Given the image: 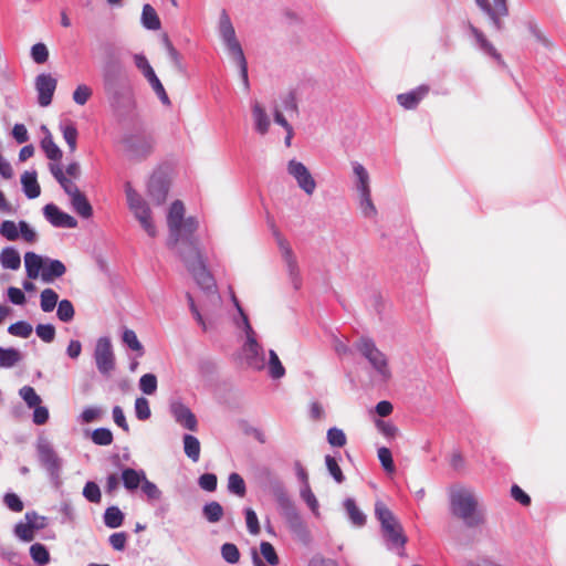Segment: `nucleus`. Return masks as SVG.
<instances>
[{
	"instance_id": "obj_1",
	"label": "nucleus",
	"mask_w": 566,
	"mask_h": 566,
	"mask_svg": "<svg viewBox=\"0 0 566 566\" xmlns=\"http://www.w3.org/2000/svg\"><path fill=\"white\" fill-rule=\"evenodd\" d=\"M169 235L167 245L175 251L195 277L197 284L206 291L209 300L220 303V295L216 291V282L207 269L206 259L199 247V239L195 235L199 221L195 217L185 218L182 201H174L167 213Z\"/></svg>"
},
{
	"instance_id": "obj_2",
	"label": "nucleus",
	"mask_w": 566,
	"mask_h": 566,
	"mask_svg": "<svg viewBox=\"0 0 566 566\" xmlns=\"http://www.w3.org/2000/svg\"><path fill=\"white\" fill-rule=\"evenodd\" d=\"M450 513L467 527H478L485 522L484 509L473 488L463 484L451 485L448 490Z\"/></svg>"
},
{
	"instance_id": "obj_3",
	"label": "nucleus",
	"mask_w": 566,
	"mask_h": 566,
	"mask_svg": "<svg viewBox=\"0 0 566 566\" xmlns=\"http://www.w3.org/2000/svg\"><path fill=\"white\" fill-rule=\"evenodd\" d=\"M231 298L237 308L238 315L233 317V322L239 329L245 335V342L242 346L243 356L247 365L254 370H263L265 368L264 348L256 339V333L252 328L249 317L240 305L234 293Z\"/></svg>"
},
{
	"instance_id": "obj_4",
	"label": "nucleus",
	"mask_w": 566,
	"mask_h": 566,
	"mask_svg": "<svg viewBox=\"0 0 566 566\" xmlns=\"http://www.w3.org/2000/svg\"><path fill=\"white\" fill-rule=\"evenodd\" d=\"M375 516L380 523L386 547L401 554L407 543V536L399 520L381 501L375 503Z\"/></svg>"
},
{
	"instance_id": "obj_5",
	"label": "nucleus",
	"mask_w": 566,
	"mask_h": 566,
	"mask_svg": "<svg viewBox=\"0 0 566 566\" xmlns=\"http://www.w3.org/2000/svg\"><path fill=\"white\" fill-rule=\"evenodd\" d=\"M218 31L228 53L232 56L240 69V75L244 87L249 90L248 63L242 46L237 39L234 27L226 10H222L220 13Z\"/></svg>"
},
{
	"instance_id": "obj_6",
	"label": "nucleus",
	"mask_w": 566,
	"mask_h": 566,
	"mask_svg": "<svg viewBox=\"0 0 566 566\" xmlns=\"http://www.w3.org/2000/svg\"><path fill=\"white\" fill-rule=\"evenodd\" d=\"M35 451L41 467L45 470L51 483L59 488L62 484L64 460L55 450L53 443L44 436H39Z\"/></svg>"
},
{
	"instance_id": "obj_7",
	"label": "nucleus",
	"mask_w": 566,
	"mask_h": 566,
	"mask_svg": "<svg viewBox=\"0 0 566 566\" xmlns=\"http://www.w3.org/2000/svg\"><path fill=\"white\" fill-rule=\"evenodd\" d=\"M125 196L127 207L133 213L134 218L139 222L143 230L150 237L155 238L158 234L157 227L153 219V212L146 199L134 189L132 184H125Z\"/></svg>"
},
{
	"instance_id": "obj_8",
	"label": "nucleus",
	"mask_w": 566,
	"mask_h": 566,
	"mask_svg": "<svg viewBox=\"0 0 566 566\" xmlns=\"http://www.w3.org/2000/svg\"><path fill=\"white\" fill-rule=\"evenodd\" d=\"M272 493L289 528L298 536L305 535L307 533L306 524L284 485L280 482L274 483Z\"/></svg>"
},
{
	"instance_id": "obj_9",
	"label": "nucleus",
	"mask_w": 566,
	"mask_h": 566,
	"mask_svg": "<svg viewBox=\"0 0 566 566\" xmlns=\"http://www.w3.org/2000/svg\"><path fill=\"white\" fill-rule=\"evenodd\" d=\"M355 348L369 363L377 378L381 381H388L391 378V369L388 357L382 353L369 337H360Z\"/></svg>"
},
{
	"instance_id": "obj_10",
	"label": "nucleus",
	"mask_w": 566,
	"mask_h": 566,
	"mask_svg": "<svg viewBox=\"0 0 566 566\" xmlns=\"http://www.w3.org/2000/svg\"><path fill=\"white\" fill-rule=\"evenodd\" d=\"M127 156L134 160L146 159L155 149V138L144 129L128 133L123 137Z\"/></svg>"
},
{
	"instance_id": "obj_11",
	"label": "nucleus",
	"mask_w": 566,
	"mask_h": 566,
	"mask_svg": "<svg viewBox=\"0 0 566 566\" xmlns=\"http://www.w3.org/2000/svg\"><path fill=\"white\" fill-rule=\"evenodd\" d=\"M476 7L488 17L495 31L504 29L503 18L510 13L507 0H474Z\"/></svg>"
},
{
	"instance_id": "obj_12",
	"label": "nucleus",
	"mask_w": 566,
	"mask_h": 566,
	"mask_svg": "<svg viewBox=\"0 0 566 566\" xmlns=\"http://www.w3.org/2000/svg\"><path fill=\"white\" fill-rule=\"evenodd\" d=\"M93 356L98 373L109 376L115 369V354L109 337H99L96 340Z\"/></svg>"
},
{
	"instance_id": "obj_13",
	"label": "nucleus",
	"mask_w": 566,
	"mask_h": 566,
	"mask_svg": "<svg viewBox=\"0 0 566 566\" xmlns=\"http://www.w3.org/2000/svg\"><path fill=\"white\" fill-rule=\"evenodd\" d=\"M287 174L295 180L296 185L307 196H312L316 189V181L308 168L297 159L293 158L287 161Z\"/></svg>"
},
{
	"instance_id": "obj_14",
	"label": "nucleus",
	"mask_w": 566,
	"mask_h": 566,
	"mask_svg": "<svg viewBox=\"0 0 566 566\" xmlns=\"http://www.w3.org/2000/svg\"><path fill=\"white\" fill-rule=\"evenodd\" d=\"M169 412L180 427L189 431H197L198 420L196 415L180 399H172L169 402Z\"/></svg>"
},
{
	"instance_id": "obj_15",
	"label": "nucleus",
	"mask_w": 566,
	"mask_h": 566,
	"mask_svg": "<svg viewBox=\"0 0 566 566\" xmlns=\"http://www.w3.org/2000/svg\"><path fill=\"white\" fill-rule=\"evenodd\" d=\"M56 84V80L51 74L41 73L35 77L34 86L40 106L46 107L52 103Z\"/></svg>"
},
{
	"instance_id": "obj_16",
	"label": "nucleus",
	"mask_w": 566,
	"mask_h": 566,
	"mask_svg": "<svg viewBox=\"0 0 566 566\" xmlns=\"http://www.w3.org/2000/svg\"><path fill=\"white\" fill-rule=\"evenodd\" d=\"M45 219L55 228L74 229L77 221L71 214L62 211L56 205L48 203L43 208Z\"/></svg>"
},
{
	"instance_id": "obj_17",
	"label": "nucleus",
	"mask_w": 566,
	"mask_h": 566,
	"mask_svg": "<svg viewBox=\"0 0 566 566\" xmlns=\"http://www.w3.org/2000/svg\"><path fill=\"white\" fill-rule=\"evenodd\" d=\"M467 28L470 34L473 36L474 45L478 50H480L484 55L494 59L501 64H504L501 54L479 28L473 25L471 22H468Z\"/></svg>"
},
{
	"instance_id": "obj_18",
	"label": "nucleus",
	"mask_w": 566,
	"mask_h": 566,
	"mask_svg": "<svg viewBox=\"0 0 566 566\" xmlns=\"http://www.w3.org/2000/svg\"><path fill=\"white\" fill-rule=\"evenodd\" d=\"M169 186L161 175L154 174L147 184V195L155 205H163L168 195Z\"/></svg>"
},
{
	"instance_id": "obj_19",
	"label": "nucleus",
	"mask_w": 566,
	"mask_h": 566,
	"mask_svg": "<svg viewBox=\"0 0 566 566\" xmlns=\"http://www.w3.org/2000/svg\"><path fill=\"white\" fill-rule=\"evenodd\" d=\"M279 244H280L282 258L285 262L290 279H291L294 287L297 290L301 287L302 280H301L300 269L297 265L296 258L294 256L291 247L285 241L281 240L279 242Z\"/></svg>"
},
{
	"instance_id": "obj_20",
	"label": "nucleus",
	"mask_w": 566,
	"mask_h": 566,
	"mask_svg": "<svg viewBox=\"0 0 566 566\" xmlns=\"http://www.w3.org/2000/svg\"><path fill=\"white\" fill-rule=\"evenodd\" d=\"M428 92L429 87L426 85H421L410 92L399 94L397 96V101L399 105L402 106L403 108L413 109L424 98Z\"/></svg>"
},
{
	"instance_id": "obj_21",
	"label": "nucleus",
	"mask_w": 566,
	"mask_h": 566,
	"mask_svg": "<svg viewBox=\"0 0 566 566\" xmlns=\"http://www.w3.org/2000/svg\"><path fill=\"white\" fill-rule=\"evenodd\" d=\"M354 174V186L357 195L371 192L370 177L367 169L358 161L352 163Z\"/></svg>"
},
{
	"instance_id": "obj_22",
	"label": "nucleus",
	"mask_w": 566,
	"mask_h": 566,
	"mask_svg": "<svg viewBox=\"0 0 566 566\" xmlns=\"http://www.w3.org/2000/svg\"><path fill=\"white\" fill-rule=\"evenodd\" d=\"M251 109L255 130L260 135H265L269 132L271 125L269 115L259 102H253Z\"/></svg>"
},
{
	"instance_id": "obj_23",
	"label": "nucleus",
	"mask_w": 566,
	"mask_h": 566,
	"mask_svg": "<svg viewBox=\"0 0 566 566\" xmlns=\"http://www.w3.org/2000/svg\"><path fill=\"white\" fill-rule=\"evenodd\" d=\"M44 264H45V261L41 255H39L34 252H27L24 254L25 272H27V276L30 280H34V279L39 277V275H41Z\"/></svg>"
},
{
	"instance_id": "obj_24",
	"label": "nucleus",
	"mask_w": 566,
	"mask_h": 566,
	"mask_svg": "<svg viewBox=\"0 0 566 566\" xmlns=\"http://www.w3.org/2000/svg\"><path fill=\"white\" fill-rule=\"evenodd\" d=\"M22 190L27 198L35 199L41 193L40 185L36 180V171H24L21 176Z\"/></svg>"
},
{
	"instance_id": "obj_25",
	"label": "nucleus",
	"mask_w": 566,
	"mask_h": 566,
	"mask_svg": "<svg viewBox=\"0 0 566 566\" xmlns=\"http://www.w3.org/2000/svg\"><path fill=\"white\" fill-rule=\"evenodd\" d=\"M145 478H146V473L144 470H135L132 468H126L122 471V481H123L124 488L130 492L138 489L142 485Z\"/></svg>"
},
{
	"instance_id": "obj_26",
	"label": "nucleus",
	"mask_w": 566,
	"mask_h": 566,
	"mask_svg": "<svg viewBox=\"0 0 566 566\" xmlns=\"http://www.w3.org/2000/svg\"><path fill=\"white\" fill-rule=\"evenodd\" d=\"M66 272L65 265L60 260L46 259L41 279L45 283H51L54 279L61 277Z\"/></svg>"
},
{
	"instance_id": "obj_27",
	"label": "nucleus",
	"mask_w": 566,
	"mask_h": 566,
	"mask_svg": "<svg viewBox=\"0 0 566 566\" xmlns=\"http://www.w3.org/2000/svg\"><path fill=\"white\" fill-rule=\"evenodd\" d=\"M0 264L6 270L17 271L21 266V256L18 250L6 247L0 252Z\"/></svg>"
},
{
	"instance_id": "obj_28",
	"label": "nucleus",
	"mask_w": 566,
	"mask_h": 566,
	"mask_svg": "<svg viewBox=\"0 0 566 566\" xmlns=\"http://www.w3.org/2000/svg\"><path fill=\"white\" fill-rule=\"evenodd\" d=\"M70 203H71L73 210L80 217H82L84 219H88L92 217L93 208L82 191L77 192L75 196L70 198Z\"/></svg>"
},
{
	"instance_id": "obj_29",
	"label": "nucleus",
	"mask_w": 566,
	"mask_h": 566,
	"mask_svg": "<svg viewBox=\"0 0 566 566\" xmlns=\"http://www.w3.org/2000/svg\"><path fill=\"white\" fill-rule=\"evenodd\" d=\"M41 128L45 133V136L41 140V148L43 149L49 159L55 161L60 160L62 158V150L54 143L50 130L45 126H42Z\"/></svg>"
},
{
	"instance_id": "obj_30",
	"label": "nucleus",
	"mask_w": 566,
	"mask_h": 566,
	"mask_svg": "<svg viewBox=\"0 0 566 566\" xmlns=\"http://www.w3.org/2000/svg\"><path fill=\"white\" fill-rule=\"evenodd\" d=\"M274 105H279L282 112H286L290 115H298V105L296 99V93L294 91H289L280 95L279 103Z\"/></svg>"
},
{
	"instance_id": "obj_31",
	"label": "nucleus",
	"mask_w": 566,
	"mask_h": 566,
	"mask_svg": "<svg viewBox=\"0 0 566 566\" xmlns=\"http://www.w3.org/2000/svg\"><path fill=\"white\" fill-rule=\"evenodd\" d=\"M60 130L63 135L65 143L67 144L70 151L73 153L76 149L78 132L74 123L66 120L60 124Z\"/></svg>"
},
{
	"instance_id": "obj_32",
	"label": "nucleus",
	"mask_w": 566,
	"mask_h": 566,
	"mask_svg": "<svg viewBox=\"0 0 566 566\" xmlns=\"http://www.w3.org/2000/svg\"><path fill=\"white\" fill-rule=\"evenodd\" d=\"M344 507L353 525L361 527L366 524V515L357 507L353 499H346Z\"/></svg>"
},
{
	"instance_id": "obj_33",
	"label": "nucleus",
	"mask_w": 566,
	"mask_h": 566,
	"mask_svg": "<svg viewBox=\"0 0 566 566\" xmlns=\"http://www.w3.org/2000/svg\"><path fill=\"white\" fill-rule=\"evenodd\" d=\"M22 359V354L13 347L3 348L0 346V368H12Z\"/></svg>"
},
{
	"instance_id": "obj_34",
	"label": "nucleus",
	"mask_w": 566,
	"mask_h": 566,
	"mask_svg": "<svg viewBox=\"0 0 566 566\" xmlns=\"http://www.w3.org/2000/svg\"><path fill=\"white\" fill-rule=\"evenodd\" d=\"M265 367H268L269 376L272 379H281L285 375V368L273 349L269 350V360L265 361Z\"/></svg>"
},
{
	"instance_id": "obj_35",
	"label": "nucleus",
	"mask_w": 566,
	"mask_h": 566,
	"mask_svg": "<svg viewBox=\"0 0 566 566\" xmlns=\"http://www.w3.org/2000/svg\"><path fill=\"white\" fill-rule=\"evenodd\" d=\"M358 208L361 214L367 218L375 220L378 211L371 199V192L358 195Z\"/></svg>"
},
{
	"instance_id": "obj_36",
	"label": "nucleus",
	"mask_w": 566,
	"mask_h": 566,
	"mask_svg": "<svg viewBox=\"0 0 566 566\" xmlns=\"http://www.w3.org/2000/svg\"><path fill=\"white\" fill-rule=\"evenodd\" d=\"M184 451L186 455L193 462H197L200 458V442L192 434H185L182 438Z\"/></svg>"
},
{
	"instance_id": "obj_37",
	"label": "nucleus",
	"mask_w": 566,
	"mask_h": 566,
	"mask_svg": "<svg viewBox=\"0 0 566 566\" xmlns=\"http://www.w3.org/2000/svg\"><path fill=\"white\" fill-rule=\"evenodd\" d=\"M122 340L130 350L136 353L137 357L144 356V346L142 345L136 333L133 329L125 328L123 331Z\"/></svg>"
},
{
	"instance_id": "obj_38",
	"label": "nucleus",
	"mask_w": 566,
	"mask_h": 566,
	"mask_svg": "<svg viewBox=\"0 0 566 566\" xmlns=\"http://www.w3.org/2000/svg\"><path fill=\"white\" fill-rule=\"evenodd\" d=\"M142 23L147 30L156 31L160 28V20L150 4H145L142 12Z\"/></svg>"
},
{
	"instance_id": "obj_39",
	"label": "nucleus",
	"mask_w": 566,
	"mask_h": 566,
	"mask_svg": "<svg viewBox=\"0 0 566 566\" xmlns=\"http://www.w3.org/2000/svg\"><path fill=\"white\" fill-rule=\"evenodd\" d=\"M59 295L53 289H44L40 295V307L43 312H52L59 303Z\"/></svg>"
},
{
	"instance_id": "obj_40",
	"label": "nucleus",
	"mask_w": 566,
	"mask_h": 566,
	"mask_svg": "<svg viewBox=\"0 0 566 566\" xmlns=\"http://www.w3.org/2000/svg\"><path fill=\"white\" fill-rule=\"evenodd\" d=\"M202 514L209 523H217L222 518L223 507L217 501H211L203 505Z\"/></svg>"
},
{
	"instance_id": "obj_41",
	"label": "nucleus",
	"mask_w": 566,
	"mask_h": 566,
	"mask_svg": "<svg viewBox=\"0 0 566 566\" xmlns=\"http://www.w3.org/2000/svg\"><path fill=\"white\" fill-rule=\"evenodd\" d=\"M124 522V514L117 506H109L104 513V524L109 528H117Z\"/></svg>"
},
{
	"instance_id": "obj_42",
	"label": "nucleus",
	"mask_w": 566,
	"mask_h": 566,
	"mask_svg": "<svg viewBox=\"0 0 566 566\" xmlns=\"http://www.w3.org/2000/svg\"><path fill=\"white\" fill-rule=\"evenodd\" d=\"M145 78L147 80V82L149 83L150 87L153 88L155 94L158 96L160 102L164 105H167V106L170 105V99L166 93V90H165L164 85L161 84L160 80L158 78V76L156 75L155 71L151 72L149 75L145 76Z\"/></svg>"
},
{
	"instance_id": "obj_43",
	"label": "nucleus",
	"mask_w": 566,
	"mask_h": 566,
	"mask_svg": "<svg viewBox=\"0 0 566 566\" xmlns=\"http://www.w3.org/2000/svg\"><path fill=\"white\" fill-rule=\"evenodd\" d=\"M139 390L148 396L154 395L157 391L158 381L157 377L154 374H145L139 378L138 381Z\"/></svg>"
},
{
	"instance_id": "obj_44",
	"label": "nucleus",
	"mask_w": 566,
	"mask_h": 566,
	"mask_svg": "<svg viewBox=\"0 0 566 566\" xmlns=\"http://www.w3.org/2000/svg\"><path fill=\"white\" fill-rule=\"evenodd\" d=\"M229 492L242 497L245 495L247 488L242 476L235 472L231 473L228 478Z\"/></svg>"
},
{
	"instance_id": "obj_45",
	"label": "nucleus",
	"mask_w": 566,
	"mask_h": 566,
	"mask_svg": "<svg viewBox=\"0 0 566 566\" xmlns=\"http://www.w3.org/2000/svg\"><path fill=\"white\" fill-rule=\"evenodd\" d=\"M75 310L71 301L62 300L57 303L56 316L63 323H69L74 318Z\"/></svg>"
},
{
	"instance_id": "obj_46",
	"label": "nucleus",
	"mask_w": 566,
	"mask_h": 566,
	"mask_svg": "<svg viewBox=\"0 0 566 566\" xmlns=\"http://www.w3.org/2000/svg\"><path fill=\"white\" fill-rule=\"evenodd\" d=\"M30 555L32 559L41 566L46 565L50 562L49 551L43 544H32L30 547Z\"/></svg>"
},
{
	"instance_id": "obj_47",
	"label": "nucleus",
	"mask_w": 566,
	"mask_h": 566,
	"mask_svg": "<svg viewBox=\"0 0 566 566\" xmlns=\"http://www.w3.org/2000/svg\"><path fill=\"white\" fill-rule=\"evenodd\" d=\"M300 496L306 503L313 514L317 516L319 514V504L315 494L312 492L311 486L302 485Z\"/></svg>"
},
{
	"instance_id": "obj_48",
	"label": "nucleus",
	"mask_w": 566,
	"mask_h": 566,
	"mask_svg": "<svg viewBox=\"0 0 566 566\" xmlns=\"http://www.w3.org/2000/svg\"><path fill=\"white\" fill-rule=\"evenodd\" d=\"M32 325L25 321L15 322L8 327V333L10 335L21 338H28L32 334Z\"/></svg>"
},
{
	"instance_id": "obj_49",
	"label": "nucleus",
	"mask_w": 566,
	"mask_h": 566,
	"mask_svg": "<svg viewBox=\"0 0 566 566\" xmlns=\"http://www.w3.org/2000/svg\"><path fill=\"white\" fill-rule=\"evenodd\" d=\"M19 395L29 408H34L41 403V397L31 386H23L19 390Z\"/></svg>"
},
{
	"instance_id": "obj_50",
	"label": "nucleus",
	"mask_w": 566,
	"mask_h": 566,
	"mask_svg": "<svg viewBox=\"0 0 566 566\" xmlns=\"http://www.w3.org/2000/svg\"><path fill=\"white\" fill-rule=\"evenodd\" d=\"M0 235L9 241H14L19 238V223L11 220H4L0 224Z\"/></svg>"
},
{
	"instance_id": "obj_51",
	"label": "nucleus",
	"mask_w": 566,
	"mask_h": 566,
	"mask_svg": "<svg viewBox=\"0 0 566 566\" xmlns=\"http://www.w3.org/2000/svg\"><path fill=\"white\" fill-rule=\"evenodd\" d=\"M135 415L140 421L148 420L151 416L149 402L145 397H137L135 399Z\"/></svg>"
},
{
	"instance_id": "obj_52",
	"label": "nucleus",
	"mask_w": 566,
	"mask_h": 566,
	"mask_svg": "<svg viewBox=\"0 0 566 566\" xmlns=\"http://www.w3.org/2000/svg\"><path fill=\"white\" fill-rule=\"evenodd\" d=\"M327 442L332 447L342 448L346 444V434L339 428L333 427L327 430Z\"/></svg>"
},
{
	"instance_id": "obj_53",
	"label": "nucleus",
	"mask_w": 566,
	"mask_h": 566,
	"mask_svg": "<svg viewBox=\"0 0 566 566\" xmlns=\"http://www.w3.org/2000/svg\"><path fill=\"white\" fill-rule=\"evenodd\" d=\"M92 441L97 446H109L113 442V433L107 428H97L92 432Z\"/></svg>"
},
{
	"instance_id": "obj_54",
	"label": "nucleus",
	"mask_w": 566,
	"mask_h": 566,
	"mask_svg": "<svg viewBox=\"0 0 566 566\" xmlns=\"http://www.w3.org/2000/svg\"><path fill=\"white\" fill-rule=\"evenodd\" d=\"M142 492L146 495L148 501H158L161 497V491L159 488L151 481L145 478L140 485Z\"/></svg>"
},
{
	"instance_id": "obj_55",
	"label": "nucleus",
	"mask_w": 566,
	"mask_h": 566,
	"mask_svg": "<svg viewBox=\"0 0 566 566\" xmlns=\"http://www.w3.org/2000/svg\"><path fill=\"white\" fill-rule=\"evenodd\" d=\"M221 556L229 564H237L240 559V552L232 543H224L221 546Z\"/></svg>"
},
{
	"instance_id": "obj_56",
	"label": "nucleus",
	"mask_w": 566,
	"mask_h": 566,
	"mask_svg": "<svg viewBox=\"0 0 566 566\" xmlns=\"http://www.w3.org/2000/svg\"><path fill=\"white\" fill-rule=\"evenodd\" d=\"M83 496L92 503H99L102 497L99 486L93 481L86 482Z\"/></svg>"
},
{
	"instance_id": "obj_57",
	"label": "nucleus",
	"mask_w": 566,
	"mask_h": 566,
	"mask_svg": "<svg viewBox=\"0 0 566 566\" xmlns=\"http://www.w3.org/2000/svg\"><path fill=\"white\" fill-rule=\"evenodd\" d=\"M260 552H261L262 556L265 558V560L271 566H276L279 564V562H280L279 556L271 543L261 542Z\"/></svg>"
},
{
	"instance_id": "obj_58",
	"label": "nucleus",
	"mask_w": 566,
	"mask_h": 566,
	"mask_svg": "<svg viewBox=\"0 0 566 566\" xmlns=\"http://www.w3.org/2000/svg\"><path fill=\"white\" fill-rule=\"evenodd\" d=\"M325 464H326V468H327L329 474L333 476V479L337 483H342L345 478H344L342 469L338 465L336 459L334 457H332V455H326L325 457Z\"/></svg>"
},
{
	"instance_id": "obj_59",
	"label": "nucleus",
	"mask_w": 566,
	"mask_h": 566,
	"mask_svg": "<svg viewBox=\"0 0 566 566\" xmlns=\"http://www.w3.org/2000/svg\"><path fill=\"white\" fill-rule=\"evenodd\" d=\"M31 57L36 64H43L49 59V50L44 43H36L31 48Z\"/></svg>"
},
{
	"instance_id": "obj_60",
	"label": "nucleus",
	"mask_w": 566,
	"mask_h": 566,
	"mask_svg": "<svg viewBox=\"0 0 566 566\" xmlns=\"http://www.w3.org/2000/svg\"><path fill=\"white\" fill-rule=\"evenodd\" d=\"M14 534L18 538H20L23 542H31L34 537V532L32 527L30 526L29 522L27 523H18L14 526Z\"/></svg>"
},
{
	"instance_id": "obj_61",
	"label": "nucleus",
	"mask_w": 566,
	"mask_h": 566,
	"mask_svg": "<svg viewBox=\"0 0 566 566\" xmlns=\"http://www.w3.org/2000/svg\"><path fill=\"white\" fill-rule=\"evenodd\" d=\"M378 459H379L385 471H387L389 473H392L395 471L392 455L388 448L381 447L378 449Z\"/></svg>"
},
{
	"instance_id": "obj_62",
	"label": "nucleus",
	"mask_w": 566,
	"mask_h": 566,
	"mask_svg": "<svg viewBox=\"0 0 566 566\" xmlns=\"http://www.w3.org/2000/svg\"><path fill=\"white\" fill-rule=\"evenodd\" d=\"M92 96V90L90 86L85 84H80L73 92V101L77 105H84L87 103L90 97Z\"/></svg>"
},
{
	"instance_id": "obj_63",
	"label": "nucleus",
	"mask_w": 566,
	"mask_h": 566,
	"mask_svg": "<svg viewBox=\"0 0 566 566\" xmlns=\"http://www.w3.org/2000/svg\"><path fill=\"white\" fill-rule=\"evenodd\" d=\"M35 333L43 342L51 343L55 337V327L52 324H39Z\"/></svg>"
},
{
	"instance_id": "obj_64",
	"label": "nucleus",
	"mask_w": 566,
	"mask_h": 566,
	"mask_svg": "<svg viewBox=\"0 0 566 566\" xmlns=\"http://www.w3.org/2000/svg\"><path fill=\"white\" fill-rule=\"evenodd\" d=\"M133 60H134L135 66L142 72L144 77L149 75L151 72H154L153 66L150 65L149 61L143 53L134 54Z\"/></svg>"
}]
</instances>
